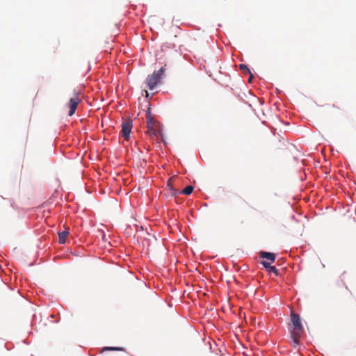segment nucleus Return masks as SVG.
Returning a JSON list of instances; mask_svg holds the SVG:
<instances>
[{"label":"nucleus","mask_w":356,"mask_h":356,"mask_svg":"<svg viewBox=\"0 0 356 356\" xmlns=\"http://www.w3.org/2000/svg\"><path fill=\"white\" fill-rule=\"evenodd\" d=\"M165 72V67H161L159 70L154 71L151 75H148L146 78V84L148 88L153 90L157 85L161 82L162 76Z\"/></svg>","instance_id":"1"},{"label":"nucleus","mask_w":356,"mask_h":356,"mask_svg":"<svg viewBox=\"0 0 356 356\" xmlns=\"http://www.w3.org/2000/svg\"><path fill=\"white\" fill-rule=\"evenodd\" d=\"M291 323L293 327L292 332L301 333L303 330V326L301 323L300 317L298 314L291 312Z\"/></svg>","instance_id":"2"},{"label":"nucleus","mask_w":356,"mask_h":356,"mask_svg":"<svg viewBox=\"0 0 356 356\" xmlns=\"http://www.w3.org/2000/svg\"><path fill=\"white\" fill-rule=\"evenodd\" d=\"M79 102H80V99L78 97V93L74 91V96L70 99V101L67 104V105L70 108V111H69V113H68V115L70 116H72L74 114Z\"/></svg>","instance_id":"3"},{"label":"nucleus","mask_w":356,"mask_h":356,"mask_svg":"<svg viewBox=\"0 0 356 356\" xmlns=\"http://www.w3.org/2000/svg\"><path fill=\"white\" fill-rule=\"evenodd\" d=\"M133 123L131 120L122 122V136L125 140H128L130 137V134L132 129Z\"/></svg>","instance_id":"4"},{"label":"nucleus","mask_w":356,"mask_h":356,"mask_svg":"<svg viewBox=\"0 0 356 356\" xmlns=\"http://www.w3.org/2000/svg\"><path fill=\"white\" fill-rule=\"evenodd\" d=\"M261 264L264 267V268L269 271L273 273L275 275H278V270L276 268L275 266H271L270 263L266 261H261Z\"/></svg>","instance_id":"5"},{"label":"nucleus","mask_w":356,"mask_h":356,"mask_svg":"<svg viewBox=\"0 0 356 356\" xmlns=\"http://www.w3.org/2000/svg\"><path fill=\"white\" fill-rule=\"evenodd\" d=\"M259 257L262 259H266L271 262H274L276 258V254L270 252L261 251L259 252Z\"/></svg>","instance_id":"6"},{"label":"nucleus","mask_w":356,"mask_h":356,"mask_svg":"<svg viewBox=\"0 0 356 356\" xmlns=\"http://www.w3.org/2000/svg\"><path fill=\"white\" fill-rule=\"evenodd\" d=\"M70 232L68 229L58 232V241L60 244L65 243V238L68 236Z\"/></svg>","instance_id":"7"},{"label":"nucleus","mask_w":356,"mask_h":356,"mask_svg":"<svg viewBox=\"0 0 356 356\" xmlns=\"http://www.w3.org/2000/svg\"><path fill=\"white\" fill-rule=\"evenodd\" d=\"M146 118H147V125H148V127L149 128L150 124H153L155 122L154 120L151 116L150 104H149L148 108L146 111Z\"/></svg>","instance_id":"8"},{"label":"nucleus","mask_w":356,"mask_h":356,"mask_svg":"<svg viewBox=\"0 0 356 356\" xmlns=\"http://www.w3.org/2000/svg\"><path fill=\"white\" fill-rule=\"evenodd\" d=\"M301 336V333L291 332V337L296 345L299 343V339Z\"/></svg>","instance_id":"9"},{"label":"nucleus","mask_w":356,"mask_h":356,"mask_svg":"<svg viewBox=\"0 0 356 356\" xmlns=\"http://www.w3.org/2000/svg\"><path fill=\"white\" fill-rule=\"evenodd\" d=\"M194 187L191 185L186 186L181 192V193L184 195H191L193 191Z\"/></svg>","instance_id":"10"},{"label":"nucleus","mask_w":356,"mask_h":356,"mask_svg":"<svg viewBox=\"0 0 356 356\" xmlns=\"http://www.w3.org/2000/svg\"><path fill=\"white\" fill-rule=\"evenodd\" d=\"M106 350H115V351H124V348L122 347H115V346H106L104 347L103 351Z\"/></svg>","instance_id":"11"},{"label":"nucleus","mask_w":356,"mask_h":356,"mask_svg":"<svg viewBox=\"0 0 356 356\" xmlns=\"http://www.w3.org/2000/svg\"><path fill=\"white\" fill-rule=\"evenodd\" d=\"M239 68L242 70H245L249 75H251V77H253V74L247 65L241 63L239 65Z\"/></svg>","instance_id":"12"},{"label":"nucleus","mask_w":356,"mask_h":356,"mask_svg":"<svg viewBox=\"0 0 356 356\" xmlns=\"http://www.w3.org/2000/svg\"><path fill=\"white\" fill-rule=\"evenodd\" d=\"M167 186L169 188L172 195H175L177 193V190L173 188L172 185L170 183V181H168Z\"/></svg>","instance_id":"13"},{"label":"nucleus","mask_w":356,"mask_h":356,"mask_svg":"<svg viewBox=\"0 0 356 356\" xmlns=\"http://www.w3.org/2000/svg\"><path fill=\"white\" fill-rule=\"evenodd\" d=\"M253 77H251V75H250V77H249V79H248V82L249 83H251V81Z\"/></svg>","instance_id":"14"},{"label":"nucleus","mask_w":356,"mask_h":356,"mask_svg":"<svg viewBox=\"0 0 356 356\" xmlns=\"http://www.w3.org/2000/svg\"><path fill=\"white\" fill-rule=\"evenodd\" d=\"M145 93H146V97H148V96H149V93H148V92H147V91H145Z\"/></svg>","instance_id":"15"},{"label":"nucleus","mask_w":356,"mask_h":356,"mask_svg":"<svg viewBox=\"0 0 356 356\" xmlns=\"http://www.w3.org/2000/svg\"><path fill=\"white\" fill-rule=\"evenodd\" d=\"M162 140L163 141V143H165L163 136H162Z\"/></svg>","instance_id":"16"}]
</instances>
